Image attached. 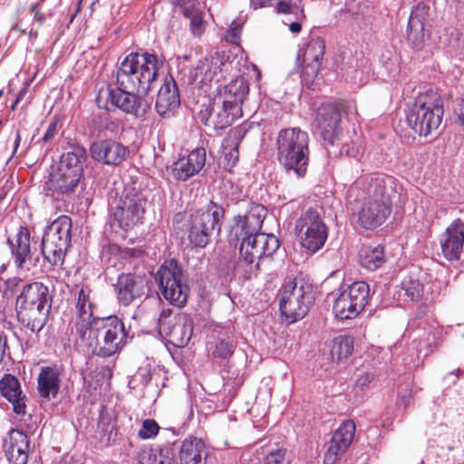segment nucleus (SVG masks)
Listing matches in <instances>:
<instances>
[{
  "label": "nucleus",
  "instance_id": "25",
  "mask_svg": "<svg viewBox=\"0 0 464 464\" xmlns=\"http://www.w3.org/2000/svg\"><path fill=\"white\" fill-rule=\"evenodd\" d=\"M440 243L447 260H459L463 250L464 222L459 218L455 219L440 236Z\"/></svg>",
  "mask_w": 464,
  "mask_h": 464
},
{
  "label": "nucleus",
  "instance_id": "50",
  "mask_svg": "<svg viewBox=\"0 0 464 464\" xmlns=\"http://www.w3.org/2000/svg\"><path fill=\"white\" fill-rule=\"evenodd\" d=\"M107 254L111 255H120L123 257H139L143 254V251L141 249L138 248H124L121 249L120 246L116 245L109 246L106 252Z\"/></svg>",
  "mask_w": 464,
  "mask_h": 464
},
{
  "label": "nucleus",
  "instance_id": "33",
  "mask_svg": "<svg viewBox=\"0 0 464 464\" xmlns=\"http://www.w3.org/2000/svg\"><path fill=\"white\" fill-rule=\"evenodd\" d=\"M75 309L74 330L79 338H84L88 329L92 325V322L97 318L92 314V304L90 301L89 289L82 287L79 291Z\"/></svg>",
  "mask_w": 464,
  "mask_h": 464
},
{
  "label": "nucleus",
  "instance_id": "24",
  "mask_svg": "<svg viewBox=\"0 0 464 464\" xmlns=\"http://www.w3.org/2000/svg\"><path fill=\"white\" fill-rule=\"evenodd\" d=\"M146 281L141 276L131 273L119 275L115 290L119 302L128 306L145 294Z\"/></svg>",
  "mask_w": 464,
  "mask_h": 464
},
{
  "label": "nucleus",
  "instance_id": "16",
  "mask_svg": "<svg viewBox=\"0 0 464 464\" xmlns=\"http://www.w3.org/2000/svg\"><path fill=\"white\" fill-rule=\"evenodd\" d=\"M146 200L141 194L131 190L127 191L115 206H111V220L113 225L127 230L140 222L145 211Z\"/></svg>",
  "mask_w": 464,
  "mask_h": 464
},
{
  "label": "nucleus",
  "instance_id": "59",
  "mask_svg": "<svg viewBox=\"0 0 464 464\" xmlns=\"http://www.w3.org/2000/svg\"><path fill=\"white\" fill-rule=\"evenodd\" d=\"M173 5L179 6V8H183L185 6H192L198 5V0H171Z\"/></svg>",
  "mask_w": 464,
  "mask_h": 464
},
{
  "label": "nucleus",
  "instance_id": "49",
  "mask_svg": "<svg viewBox=\"0 0 464 464\" xmlns=\"http://www.w3.org/2000/svg\"><path fill=\"white\" fill-rule=\"evenodd\" d=\"M159 430L160 427L154 420L146 419L142 422L141 429L139 431V436L143 440H149L155 437Z\"/></svg>",
  "mask_w": 464,
  "mask_h": 464
},
{
  "label": "nucleus",
  "instance_id": "42",
  "mask_svg": "<svg viewBox=\"0 0 464 464\" xmlns=\"http://www.w3.org/2000/svg\"><path fill=\"white\" fill-rule=\"evenodd\" d=\"M353 351V338L349 335H340L334 341L331 354L334 359L342 361L348 358Z\"/></svg>",
  "mask_w": 464,
  "mask_h": 464
},
{
  "label": "nucleus",
  "instance_id": "32",
  "mask_svg": "<svg viewBox=\"0 0 464 464\" xmlns=\"http://www.w3.org/2000/svg\"><path fill=\"white\" fill-rule=\"evenodd\" d=\"M249 130L247 123H242L229 130L221 145V153L226 169L233 168L239 158V144Z\"/></svg>",
  "mask_w": 464,
  "mask_h": 464
},
{
  "label": "nucleus",
  "instance_id": "2",
  "mask_svg": "<svg viewBox=\"0 0 464 464\" xmlns=\"http://www.w3.org/2000/svg\"><path fill=\"white\" fill-rule=\"evenodd\" d=\"M396 179L385 174H374L368 180V196L357 210V222L364 229H374L391 215L392 199L398 193Z\"/></svg>",
  "mask_w": 464,
  "mask_h": 464
},
{
  "label": "nucleus",
  "instance_id": "58",
  "mask_svg": "<svg viewBox=\"0 0 464 464\" xmlns=\"http://www.w3.org/2000/svg\"><path fill=\"white\" fill-rule=\"evenodd\" d=\"M136 378H140L142 384L147 385L151 380L150 371L148 369H140L136 374Z\"/></svg>",
  "mask_w": 464,
  "mask_h": 464
},
{
  "label": "nucleus",
  "instance_id": "30",
  "mask_svg": "<svg viewBox=\"0 0 464 464\" xmlns=\"http://www.w3.org/2000/svg\"><path fill=\"white\" fill-rule=\"evenodd\" d=\"M180 104L179 89L172 77L166 78L158 92L156 111L162 118L171 117Z\"/></svg>",
  "mask_w": 464,
  "mask_h": 464
},
{
  "label": "nucleus",
  "instance_id": "54",
  "mask_svg": "<svg viewBox=\"0 0 464 464\" xmlns=\"http://www.w3.org/2000/svg\"><path fill=\"white\" fill-rule=\"evenodd\" d=\"M40 3H33L29 7V12L33 14L34 22L43 25L46 20V14L41 12Z\"/></svg>",
  "mask_w": 464,
  "mask_h": 464
},
{
  "label": "nucleus",
  "instance_id": "63",
  "mask_svg": "<svg viewBox=\"0 0 464 464\" xmlns=\"http://www.w3.org/2000/svg\"><path fill=\"white\" fill-rule=\"evenodd\" d=\"M154 464H171V459L160 452Z\"/></svg>",
  "mask_w": 464,
  "mask_h": 464
},
{
  "label": "nucleus",
  "instance_id": "62",
  "mask_svg": "<svg viewBox=\"0 0 464 464\" xmlns=\"http://www.w3.org/2000/svg\"><path fill=\"white\" fill-rule=\"evenodd\" d=\"M270 1L271 0H250V3L254 9H257L266 6Z\"/></svg>",
  "mask_w": 464,
  "mask_h": 464
},
{
  "label": "nucleus",
  "instance_id": "8",
  "mask_svg": "<svg viewBox=\"0 0 464 464\" xmlns=\"http://www.w3.org/2000/svg\"><path fill=\"white\" fill-rule=\"evenodd\" d=\"M225 210L210 201L205 208L190 216L188 239L197 247H205L214 235H218Z\"/></svg>",
  "mask_w": 464,
  "mask_h": 464
},
{
  "label": "nucleus",
  "instance_id": "39",
  "mask_svg": "<svg viewBox=\"0 0 464 464\" xmlns=\"http://www.w3.org/2000/svg\"><path fill=\"white\" fill-rule=\"evenodd\" d=\"M424 286L419 278L407 276L401 280L396 294L398 299L403 303L419 302L423 295Z\"/></svg>",
  "mask_w": 464,
  "mask_h": 464
},
{
  "label": "nucleus",
  "instance_id": "38",
  "mask_svg": "<svg viewBox=\"0 0 464 464\" xmlns=\"http://www.w3.org/2000/svg\"><path fill=\"white\" fill-rule=\"evenodd\" d=\"M60 372L54 367H43L37 378V390L41 398L49 401L60 391Z\"/></svg>",
  "mask_w": 464,
  "mask_h": 464
},
{
  "label": "nucleus",
  "instance_id": "52",
  "mask_svg": "<svg viewBox=\"0 0 464 464\" xmlns=\"http://www.w3.org/2000/svg\"><path fill=\"white\" fill-rule=\"evenodd\" d=\"M242 26L233 22L230 28L226 32L224 35V39L230 44H238L240 42V35H241Z\"/></svg>",
  "mask_w": 464,
  "mask_h": 464
},
{
  "label": "nucleus",
  "instance_id": "36",
  "mask_svg": "<svg viewBox=\"0 0 464 464\" xmlns=\"http://www.w3.org/2000/svg\"><path fill=\"white\" fill-rule=\"evenodd\" d=\"M179 455L180 464H207L208 450L201 439L189 436L181 442Z\"/></svg>",
  "mask_w": 464,
  "mask_h": 464
},
{
  "label": "nucleus",
  "instance_id": "12",
  "mask_svg": "<svg viewBox=\"0 0 464 464\" xmlns=\"http://www.w3.org/2000/svg\"><path fill=\"white\" fill-rule=\"evenodd\" d=\"M295 230L303 248L314 254L324 246L328 228L317 210L309 208L296 220Z\"/></svg>",
  "mask_w": 464,
  "mask_h": 464
},
{
  "label": "nucleus",
  "instance_id": "57",
  "mask_svg": "<svg viewBox=\"0 0 464 464\" xmlns=\"http://www.w3.org/2000/svg\"><path fill=\"white\" fill-rule=\"evenodd\" d=\"M56 131H57V121H53L48 125V128L43 137L44 142H49L50 140H52L54 138Z\"/></svg>",
  "mask_w": 464,
  "mask_h": 464
},
{
  "label": "nucleus",
  "instance_id": "28",
  "mask_svg": "<svg viewBox=\"0 0 464 464\" xmlns=\"http://www.w3.org/2000/svg\"><path fill=\"white\" fill-rule=\"evenodd\" d=\"M4 448L11 464H27L30 440L26 433L12 429L5 440Z\"/></svg>",
  "mask_w": 464,
  "mask_h": 464
},
{
  "label": "nucleus",
  "instance_id": "56",
  "mask_svg": "<svg viewBox=\"0 0 464 464\" xmlns=\"http://www.w3.org/2000/svg\"><path fill=\"white\" fill-rule=\"evenodd\" d=\"M461 372L460 369H456L454 371L450 372L443 378V382L447 386V388H450L454 386L459 380V374Z\"/></svg>",
  "mask_w": 464,
  "mask_h": 464
},
{
  "label": "nucleus",
  "instance_id": "40",
  "mask_svg": "<svg viewBox=\"0 0 464 464\" xmlns=\"http://www.w3.org/2000/svg\"><path fill=\"white\" fill-rule=\"evenodd\" d=\"M385 262L384 248L382 246H364L359 252L360 265L369 271H375Z\"/></svg>",
  "mask_w": 464,
  "mask_h": 464
},
{
  "label": "nucleus",
  "instance_id": "53",
  "mask_svg": "<svg viewBox=\"0 0 464 464\" xmlns=\"http://www.w3.org/2000/svg\"><path fill=\"white\" fill-rule=\"evenodd\" d=\"M11 358L8 336L4 331H0V364Z\"/></svg>",
  "mask_w": 464,
  "mask_h": 464
},
{
  "label": "nucleus",
  "instance_id": "37",
  "mask_svg": "<svg viewBox=\"0 0 464 464\" xmlns=\"http://www.w3.org/2000/svg\"><path fill=\"white\" fill-rule=\"evenodd\" d=\"M86 160V150L82 146H73L71 150L61 156L56 169L82 179Z\"/></svg>",
  "mask_w": 464,
  "mask_h": 464
},
{
  "label": "nucleus",
  "instance_id": "55",
  "mask_svg": "<svg viewBox=\"0 0 464 464\" xmlns=\"http://www.w3.org/2000/svg\"><path fill=\"white\" fill-rule=\"evenodd\" d=\"M373 380V374L371 372H362L359 374L355 385L358 388L364 389L367 387Z\"/></svg>",
  "mask_w": 464,
  "mask_h": 464
},
{
  "label": "nucleus",
  "instance_id": "5",
  "mask_svg": "<svg viewBox=\"0 0 464 464\" xmlns=\"http://www.w3.org/2000/svg\"><path fill=\"white\" fill-rule=\"evenodd\" d=\"M127 337L124 324L117 316L96 318L88 329L86 337L80 338L92 353L100 357H110L124 345Z\"/></svg>",
  "mask_w": 464,
  "mask_h": 464
},
{
  "label": "nucleus",
  "instance_id": "10",
  "mask_svg": "<svg viewBox=\"0 0 464 464\" xmlns=\"http://www.w3.org/2000/svg\"><path fill=\"white\" fill-rule=\"evenodd\" d=\"M139 90H127L116 85H107L101 88L96 96V103L100 109L121 111L134 114L137 117L143 116L150 109V104L143 101L137 93Z\"/></svg>",
  "mask_w": 464,
  "mask_h": 464
},
{
  "label": "nucleus",
  "instance_id": "34",
  "mask_svg": "<svg viewBox=\"0 0 464 464\" xmlns=\"http://www.w3.org/2000/svg\"><path fill=\"white\" fill-rule=\"evenodd\" d=\"M7 243L17 267L23 268L31 261L33 246L31 244L30 232L26 227H20L14 237L8 238Z\"/></svg>",
  "mask_w": 464,
  "mask_h": 464
},
{
  "label": "nucleus",
  "instance_id": "43",
  "mask_svg": "<svg viewBox=\"0 0 464 464\" xmlns=\"http://www.w3.org/2000/svg\"><path fill=\"white\" fill-rule=\"evenodd\" d=\"M183 15L190 20V28L194 35L199 36L202 33L203 17L198 5L180 8Z\"/></svg>",
  "mask_w": 464,
  "mask_h": 464
},
{
  "label": "nucleus",
  "instance_id": "20",
  "mask_svg": "<svg viewBox=\"0 0 464 464\" xmlns=\"http://www.w3.org/2000/svg\"><path fill=\"white\" fill-rule=\"evenodd\" d=\"M93 160L111 166H119L130 156V149L122 143L111 140L94 141L90 148Z\"/></svg>",
  "mask_w": 464,
  "mask_h": 464
},
{
  "label": "nucleus",
  "instance_id": "4",
  "mask_svg": "<svg viewBox=\"0 0 464 464\" xmlns=\"http://www.w3.org/2000/svg\"><path fill=\"white\" fill-rule=\"evenodd\" d=\"M162 63L150 53H130L120 63L115 72V83L127 90L148 92L158 77Z\"/></svg>",
  "mask_w": 464,
  "mask_h": 464
},
{
  "label": "nucleus",
  "instance_id": "60",
  "mask_svg": "<svg viewBox=\"0 0 464 464\" xmlns=\"http://www.w3.org/2000/svg\"><path fill=\"white\" fill-rule=\"evenodd\" d=\"M342 153H345L347 156L356 158L359 155V149L355 147L350 148L349 145L345 144L341 149Z\"/></svg>",
  "mask_w": 464,
  "mask_h": 464
},
{
  "label": "nucleus",
  "instance_id": "7",
  "mask_svg": "<svg viewBox=\"0 0 464 464\" xmlns=\"http://www.w3.org/2000/svg\"><path fill=\"white\" fill-rule=\"evenodd\" d=\"M232 63L233 61L225 53L208 54L189 70L188 82L202 93L210 96L218 84L226 82L232 69Z\"/></svg>",
  "mask_w": 464,
  "mask_h": 464
},
{
  "label": "nucleus",
  "instance_id": "47",
  "mask_svg": "<svg viewBox=\"0 0 464 464\" xmlns=\"http://www.w3.org/2000/svg\"><path fill=\"white\" fill-rule=\"evenodd\" d=\"M304 67L301 74V78L303 82L306 84L313 82L315 77L317 76L321 63H312L306 62L303 60Z\"/></svg>",
  "mask_w": 464,
  "mask_h": 464
},
{
  "label": "nucleus",
  "instance_id": "9",
  "mask_svg": "<svg viewBox=\"0 0 464 464\" xmlns=\"http://www.w3.org/2000/svg\"><path fill=\"white\" fill-rule=\"evenodd\" d=\"M72 223L68 216H61L44 230L42 238V252L53 266L62 265L71 244Z\"/></svg>",
  "mask_w": 464,
  "mask_h": 464
},
{
  "label": "nucleus",
  "instance_id": "64",
  "mask_svg": "<svg viewBox=\"0 0 464 464\" xmlns=\"http://www.w3.org/2000/svg\"><path fill=\"white\" fill-rule=\"evenodd\" d=\"M302 29V25L299 22H293L289 24V30L294 34H298Z\"/></svg>",
  "mask_w": 464,
  "mask_h": 464
},
{
  "label": "nucleus",
  "instance_id": "48",
  "mask_svg": "<svg viewBox=\"0 0 464 464\" xmlns=\"http://www.w3.org/2000/svg\"><path fill=\"white\" fill-rule=\"evenodd\" d=\"M287 450L285 448H279L270 451L264 458L265 464H289L290 459L286 457Z\"/></svg>",
  "mask_w": 464,
  "mask_h": 464
},
{
  "label": "nucleus",
  "instance_id": "17",
  "mask_svg": "<svg viewBox=\"0 0 464 464\" xmlns=\"http://www.w3.org/2000/svg\"><path fill=\"white\" fill-rule=\"evenodd\" d=\"M220 98L208 96L207 103H203L198 117L202 124L215 130H224L241 116L237 108H228Z\"/></svg>",
  "mask_w": 464,
  "mask_h": 464
},
{
  "label": "nucleus",
  "instance_id": "11",
  "mask_svg": "<svg viewBox=\"0 0 464 464\" xmlns=\"http://www.w3.org/2000/svg\"><path fill=\"white\" fill-rule=\"evenodd\" d=\"M182 268L176 260L166 261L155 276L162 296L177 307L185 306L189 295V287L182 281Z\"/></svg>",
  "mask_w": 464,
  "mask_h": 464
},
{
  "label": "nucleus",
  "instance_id": "31",
  "mask_svg": "<svg viewBox=\"0 0 464 464\" xmlns=\"http://www.w3.org/2000/svg\"><path fill=\"white\" fill-rule=\"evenodd\" d=\"M249 130L247 123H242L229 130L221 145V153L226 169L233 168L239 158V144Z\"/></svg>",
  "mask_w": 464,
  "mask_h": 464
},
{
  "label": "nucleus",
  "instance_id": "27",
  "mask_svg": "<svg viewBox=\"0 0 464 464\" xmlns=\"http://www.w3.org/2000/svg\"><path fill=\"white\" fill-rule=\"evenodd\" d=\"M53 297L49 287L42 282L24 284L16 296L15 306L52 307Z\"/></svg>",
  "mask_w": 464,
  "mask_h": 464
},
{
  "label": "nucleus",
  "instance_id": "35",
  "mask_svg": "<svg viewBox=\"0 0 464 464\" xmlns=\"http://www.w3.org/2000/svg\"><path fill=\"white\" fill-rule=\"evenodd\" d=\"M51 307L15 306L18 322L32 333H39L46 324Z\"/></svg>",
  "mask_w": 464,
  "mask_h": 464
},
{
  "label": "nucleus",
  "instance_id": "61",
  "mask_svg": "<svg viewBox=\"0 0 464 464\" xmlns=\"http://www.w3.org/2000/svg\"><path fill=\"white\" fill-rule=\"evenodd\" d=\"M21 283H23L21 278L14 277L6 281V286L9 290L13 291L14 288L18 287Z\"/></svg>",
  "mask_w": 464,
  "mask_h": 464
},
{
  "label": "nucleus",
  "instance_id": "46",
  "mask_svg": "<svg viewBox=\"0 0 464 464\" xmlns=\"http://www.w3.org/2000/svg\"><path fill=\"white\" fill-rule=\"evenodd\" d=\"M460 33L458 29L450 27L445 29V33L440 36V43L450 47L451 50H458L459 47Z\"/></svg>",
  "mask_w": 464,
  "mask_h": 464
},
{
  "label": "nucleus",
  "instance_id": "1",
  "mask_svg": "<svg viewBox=\"0 0 464 464\" xmlns=\"http://www.w3.org/2000/svg\"><path fill=\"white\" fill-rule=\"evenodd\" d=\"M266 209L261 205L253 206L245 215L234 219L231 236L240 241L237 269L246 266L243 276L250 279L259 270V261L271 256L280 246L273 234L260 232Z\"/></svg>",
  "mask_w": 464,
  "mask_h": 464
},
{
  "label": "nucleus",
  "instance_id": "21",
  "mask_svg": "<svg viewBox=\"0 0 464 464\" xmlns=\"http://www.w3.org/2000/svg\"><path fill=\"white\" fill-rule=\"evenodd\" d=\"M355 423L352 420L342 422L334 432L324 454V464H334L351 445L355 434Z\"/></svg>",
  "mask_w": 464,
  "mask_h": 464
},
{
  "label": "nucleus",
  "instance_id": "45",
  "mask_svg": "<svg viewBox=\"0 0 464 464\" xmlns=\"http://www.w3.org/2000/svg\"><path fill=\"white\" fill-rule=\"evenodd\" d=\"M276 10L278 14H293L297 20H303L304 18V10L299 9L296 4L293 3L291 0H279L276 5Z\"/></svg>",
  "mask_w": 464,
  "mask_h": 464
},
{
  "label": "nucleus",
  "instance_id": "22",
  "mask_svg": "<svg viewBox=\"0 0 464 464\" xmlns=\"http://www.w3.org/2000/svg\"><path fill=\"white\" fill-rule=\"evenodd\" d=\"M431 8L427 4H418L411 10L407 28V39L414 48H420L425 40V28L429 25Z\"/></svg>",
  "mask_w": 464,
  "mask_h": 464
},
{
  "label": "nucleus",
  "instance_id": "6",
  "mask_svg": "<svg viewBox=\"0 0 464 464\" xmlns=\"http://www.w3.org/2000/svg\"><path fill=\"white\" fill-rule=\"evenodd\" d=\"M443 102L432 89L420 92L407 114L410 127L420 136H428L437 130L443 117Z\"/></svg>",
  "mask_w": 464,
  "mask_h": 464
},
{
  "label": "nucleus",
  "instance_id": "41",
  "mask_svg": "<svg viewBox=\"0 0 464 464\" xmlns=\"http://www.w3.org/2000/svg\"><path fill=\"white\" fill-rule=\"evenodd\" d=\"M324 49V41L321 37L312 38L306 44V47L300 51L298 58L302 55L304 61L321 63Z\"/></svg>",
  "mask_w": 464,
  "mask_h": 464
},
{
  "label": "nucleus",
  "instance_id": "51",
  "mask_svg": "<svg viewBox=\"0 0 464 464\" xmlns=\"http://www.w3.org/2000/svg\"><path fill=\"white\" fill-rule=\"evenodd\" d=\"M159 453L155 451L152 448H143L141 449L137 456V460L139 464H154L157 462V457Z\"/></svg>",
  "mask_w": 464,
  "mask_h": 464
},
{
  "label": "nucleus",
  "instance_id": "23",
  "mask_svg": "<svg viewBox=\"0 0 464 464\" xmlns=\"http://www.w3.org/2000/svg\"><path fill=\"white\" fill-rule=\"evenodd\" d=\"M248 91L247 82L243 77H237L228 84H223V82L218 84L211 95L226 102L225 103L228 108H237V114L242 116V104L248 94Z\"/></svg>",
  "mask_w": 464,
  "mask_h": 464
},
{
  "label": "nucleus",
  "instance_id": "44",
  "mask_svg": "<svg viewBox=\"0 0 464 464\" xmlns=\"http://www.w3.org/2000/svg\"><path fill=\"white\" fill-rule=\"evenodd\" d=\"M236 346L237 341L233 336L221 337L216 343L214 355L221 359H227L234 353Z\"/></svg>",
  "mask_w": 464,
  "mask_h": 464
},
{
  "label": "nucleus",
  "instance_id": "13",
  "mask_svg": "<svg viewBox=\"0 0 464 464\" xmlns=\"http://www.w3.org/2000/svg\"><path fill=\"white\" fill-rule=\"evenodd\" d=\"M311 303L308 286L304 284L298 285L296 278H289L285 282L281 289L279 309L289 323L302 319L307 314Z\"/></svg>",
  "mask_w": 464,
  "mask_h": 464
},
{
  "label": "nucleus",
  "instance_id": "26",
  "mask_svg": "<svg viewBox=\"0 0 464 464\" xmlns=\"http://www.w3.org/2000/svg\"><path fill=\"white\" fill-rule=\"evenodd\" d=\"M206 150L204 148L193 150L187 157L179 158L171 166V172L177 180L186 181L198 174L205 166Z\"/></svg>",
  "mask_w": 464,
  "mask_h": 464
},
{
  "label": "nucleus",
  "instance_id": "15",
  "mask_svg": "<svg viewBox=\"0 0 464 464\" xmlns=\"http://www.w3.org/2000/svg\"><path fill=\"white\" fill-rule=\"evenodd\" d=\"M370 286L357 281L340 293L334 304L335 316L341 320L355 318L368 304Z\"/></svg>",
  "mask_w": 464,
  "mask_h": 464
},
{
  "label": "nucleus",
  "instance_id": "18",
  "mask_svg": "<svg viewBox=\"0 0 464 464\" xmlns=\"http://www.w3.org/2000/svg\"><path fill=\"white\" fill-rule=\"evenodd\" d=\"M341 108L334 103H323L317 110L316 128L325 147L334 146L339 140L341 129Z\"/></svg>",
  "mask_w": 464,
  "mask_h": 464
},
{
  "label": "nucleus",
  "instance_id": "14",
  "mask_svg": "<svg viewBox=\"0 0 464 464\" xmlns=\"http://www.w3.org/2000/svg\"><path fill=\"white\" fill-rule=\"evenodd\" d=\"M158 327L160 334L165 336L168 342L176 347L186 346L193 334V320L187 314H179L172 316V309L161 310Z\"/></svg>",
  "mask_w": 464,
  "mask_h": 464
},
{
  "label": "nucleus",
  "instance_id": "29",
  "mask_svg": "<svg viewBox=\"0 0 464 464\" xmlns=\"http://www.w3.org/2000/svg\"><path fill=\"white\" fill-rule=\"evenodd\" d=\"M0 394L8 401L17 415L26 414V395L23 392L19 380L11 373L0 379Z\"/></svg>",
  "mask_w": 464,
  "mask_h": 464
},
{
  "label": "nucleus",
  "instance_id": "19",
  "mask_svg": "<svg viewBox=\"0 0 464 464\" xmlns=\"http://www.w3.org/2000/svg\"><path fill=\"white\" fill-rule=\"evenodd\" d=\"M80 182L81 179L55 169L45 182L44 196L53 201H70L78 191Z\"/></svg>",
  "mask_w": 464,
  "mask_h": 464
},
{
  "label": "nucleus",
  "instance_id": "3",
  "mask_svg": "<svg viewBox=\"0 0 464 464\" xmlns=\"http://www.w3.org/2000/svg\"><path fill=\"white\" fill-rule=\"evenodd\" d=\"M309 134L299 127L281 130L276 140L277 160L287 176L301 179L310 161Z\"/></svg>",
  "mask_w": 464,
  "mask_h": 464
}]
</instances>
